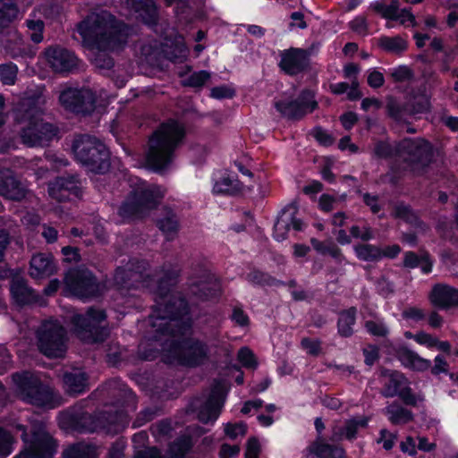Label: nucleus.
Instances as JSON below:
<instances>
[{"label": "nucleus", "mask_w": 458, "mask_h": 458, "mask_svg": "<svg viewBox=\"0 0 458 458\" xmlns=\"http://www.w3.org/2000/svg\"><path fill=\"white\" fill-rule=\"evenodd\" d=\"M175 278L159 280L154 290L156 305L149 316L150 340L157 343V351L165 352L168 362L176 360L180 364L197 367L205 363L211 356L216 344L207 343L194 337L177 341L176 336L186 335L191 327L188 306L180 293L172 289Z\"/></svg>", "instance_id": "f257e3e1"}, {"label": "nucleus", "mask_w": 458, "mask_h": 458, "mask_svg": "<svg viewBox=\"0 0 458 458\" xmlns=\"http://www.w3.org/2000/svg\"><path fill=\"white\" fill-rule=\"evenodd\" d=\"M130 29L106 10L89 13L78 25L83 46L88 49L115 50L126 44Z\"/></svg>", "instance_id": "f03ea898"}, {"label": "nucleus", "mask_w": 458, "mask_h": 458, "mask_svg": "<svg viewBox=\"0 0 458 458\" xmlns=\"http://www.w3.org/2000/svg\"><path fill=\"white\" fill-rule=\"evenodd\" d=\"M46 98H24L14 109V120L21 127L19 136L22 144L27 147H43L57 137L58 128L41 119L44 114Z\"/></svg>", "instance_id": "7ed1b4c3"}, {"label": "nucleus", "mask_w": 458, "mask_h": 458, "mask_svg": "<svg viewBox=\"0 0 458 458\" xmlns=\"http://www.w3.org/2000/svg\"><path fill=\"white\" fill-rule=\"evenodd\" d=\"M184 137V127L178 122L171 120L162 123L149 137L146 166L159 174H166L173 166L175 152Z\"/></svg>", "instance_id": "20e7f679"}, {"label": "nucleus", "mask_w": 458, "mask_h": 458, "mask_svg": "<svg viewBox=\"0 0 458 458\" xmlns=\"http://www.w3.org/2000/svg\"><path fill=\"white\" fill-rule=\"evenodd\" d=\"M12 377L18 396L26 403L44 409H54L61 404L60 394L30 372L15 373Z\"/></svg>", "instance_id": "39448f33"}, {"label": "nucleus", "mask_w": 458, "mask_h": 458, "mask_svg": "<svg viewBox=\"0 0 458 458\" xmlns=\"http://www.w3.org/2000/svg\"><path fill=\"white\" fill-rule=\"evenodd\" d=\"M75 159L89 171L104 174L110 167L109 152L99 140L83 134L74 138L72 145Z\"/></svg>", "instance_id": "423d86ee"}, {"label": "nucleus", "mask_w": 458, "mask_h": 458, "mask_svg": "<svg viewBox=\"0 0 458 458\" xmlns=\"http://www.w3.org/2000/svg\"><path fill=\"white\" fill-rule=\"evenodd\" d=\"M165 194V189L161 186L141 182L123 202L119 215L125 219L141 217L155 208Z\"/></svg>", "instance_id": "0eeeda50"}, {"label": "nucleus", "mask_w": 458, "mask_h": 458, "mask_svg": "<svg viewBox=\"0 0 458 458\" xmlns=\"http://www.w3.org/2000/svg\"><path fill=\"white\" fill-rule=\"evenodd\" d=\"M21 431V439L24 449L13 458H52L56 452V444L51 436L46 431L45 423L42 420H31V436L27 434L26 427L22 424L13 426Z\"/></svg>", "instance_id": "6e6552de"}, {"label": "nucleus", "mask_w": 458, "mask_h": 458, "mask_svg": "<svg viewBox=\"0 0 458 458\" xmlns=\"http://www.w3.org/2000/svg\"><path fill=\"white\" fill-rule=\"evenodd\" d=\"M38 347L45 356L60 358L67 350V332L56 320L45 321L37 332Z\"/></svg>", "instance_id": "1a4fd4ad"}, {"label": "nucleus", "mask_w": 458, "mask_h": 458, "mask_svg": "<svg viewBox=\"0 0 458 458\" xmlns=\"http://www.w3.org/2000/svg\"><path fill=\"white\" fill-rule=\"evenodd\" d=\"M106 317L102 310L89 309L86 315H74L72 322L81 340L86 343H98L103 342L108 335L107 329L100 325Z\"/></svg>", "instance_id": "9d476101"}, {"label": "nucleus", "mask_w": 458, "mask_h": 458, "mask_svg": "<svg viewBox=\"0 0 458 458\" xmlns=\"http://www.w3.org/2000/svg\"><path fill=\"white\" fill-rule=\"evenodd\" d=\"M145 261L133 260L125 267H118L114 276L115 284L121 288H149L154 281L147 273Z\"/></svg>", "instance_id": "9b49d317"}, {"label": "nucleus", "mask_w": 458, "mask_h": 458, "mask_svg": "<svg viewBox=\"0 0 458 458\" xmlns=\"http://www.w3.org/2000/svg\"><path fill=\"white\" fill-rule=\"evenodd\" d=\"M386 381L381 390V394L386 398L399 396L406 405L417 406L423 397L412 393L409 386L408 379L398 371H387L385 373Z\"/></svg>", "instance_id": "f8f14e48"}, {"label": "nucleus", "mask_w": 458, "mask_h": 458, "mask_svg": "<svg viewBox=\"0 0 458 458\" xmlns=\"http://www.w3.org/2000/svg\"><path fill=\"white\" fill-rule=\"evenodd\" d=\"M275 107L284 117L290 120H300L318 107L314 93L305 89L294 100L283 99L275 102Z\"/></svg>", "instance_id": "ddd939ff"}, {"label": "nucleus", "mask_w": 458, "mask_h": 458, "mask_svg": "<svg viewBox=\"0 0 458 458\" xmlns=\"http://www.w3.org/2000/svg\"><path fill=\"white\" fill-rule=\"evenodd\" d=\"M67 289L74 296L85 299L97 295L98 284L93 274L87 269H74L65 276Z\"/></svg>", "instance_id": "4468645a"}, {"label": "nucleus", "mask_w": 458, "mask_h": 458, "mask_svg": "<svg viewBox=\"0 0 458 458\" xmlns=\"http://www.w3.org/2000/svg\"><path fill=\"white\" fill-rule=\"evenodd\" d=\"M60 104L74 113L89 114L95 108L96 97L89 89H67L59 96Z\"/></svg>", "instance_id": "2eb2a0df"}, {"label": "nucleus", "mask_w": 458, "mask_h": 458, "mask_svg": "<svg viewBox=\"0 0 458 458\" xmlns=\"http://www.w3.org/2000/svg\"><path fill=\"white\" fill-rule=\"evenodd\" d=\"M398 157L409 162H428L432 154L430 144L423 139H404L396 143Z\"/></svg>", "instance_id": "dca6fc26"}, {"label": "nucleus", "mask_w": 458, "mask_h": 458, "mask_svg": "<svg viewBox=\"0 0 458 458\" xmlns=\"http://www.w3.org/2000/svg\"><path fill=\"white\" fill-rule=\"evenodd\" d=\"M226 396V388L221 383H216L209 397L198 411V419L203 423L216 420L222 410Z\"/></svg>", "instance_id": "f3484780"}, {"label": "nucleus", "mask_w": 458, "mask_h": 458, "mask_svg": "<svg viewBox=\"0 0 458 458\" xmlns=\"http://www.w3.org/2000/svg\"><path fill=\"white\" fill-rule=\"evenodd\" d=\"M45 56L49 66L56 72H71L78 65V58L75 55L59 46L47 48Z\"/></svg>", "instance_id": "a211bd4d"}, {"label": "nucleus", "mask_w": 458, "mask_h": 458, "mask_svg": "<svg viewBox=\"0 0 458 458\" xmlns=\"http://www.w3.org/2000/svg\"><path fill=\"white\" fill-rule=\"evenodd\" d=\"M428 301L442 310L458 309V288L446 284H436L428 293Z\"/></svg>", "instance_id": "6ab92c4d"}, {"label": "nucleus", "mask_w": 458, "mask_h": 458, "mask_svg": "<svg viewBox=\"0 0 458 458\" xmlns=\"http://www.w3.org/2000/svg\"><path fill=\"white\" fill-rule=\"evenodd\" d=\"M279 67L288 75H296L309 65L310 53L301 48L291 47L280 54Z\"/></svg>", "instance_id": "aec40b11"}, {"label": "nucleus", "mask_w": 458, "mask_h": 458, "mask_svg": "<svg viewBox=\"0 0 458 458\" xmlns=\"http://www.w3.org/2000/svg\"><path fill=\"white\" fill-rule=\"evenodd\" d=\"M296 212V207L293 205H289L282 210L274 225V237L276 241L285 240L291 227L298 232L303 230L304 225L295 217Z\"/></svg>", "instance_id": "412c9836"}, {"label": "nucleus", "mask_w": 458, "mask_h": 458, "mask_svg": "<svg viewBox=\"0 0 458 458\" xmlns=\"http://www.w3.org/2000/svg\"><path fill=\"white\" fill-rule=\"evenodd\" d=\"M345 451L339 445H331L322 436L310 442L303 450L302 458H345Z\"/></svg>", "instance_id": "4be33fe9"}, {"label": "nucleus", "mask_w": 458, "mask_h": 458, "mask_svg": "<svg viewBox=\"0 0 458 458\" xmlns=\"http://www.w3.org/2000/svg\"><path fill=\"white\" fill-rule=\"evenodd\" d=\"M27 190L18 180L13 171L0 169V195L12 200H21L26 197Z\"/></svg>", "instance_id": "5701e85b"}, {"label": "nucleus", "mask_w": 458, "mask_h": 458, "mask_svg": "<svg viewBox=\"0 0 458 458\" xmlns=\"http://www.w3.org/2000/svg\"><path fill=\"white\" fill-rule=\"evenodd\" d=\"M63 386L70 395H78L89 389L88 374L81 369L73 368L63 374Z\"/></svg>", "instance_id": "b1692460"}, {"label": "nucleus", "mask_w": 458, "mask_h": 458, "mask_svg": "<svg viewBox=\"0 0 458 458\" xmlns=\"http://www.w3.org/2000/svg\"><path fill=\"white\" fill-rule=\"evenodd\" d=\"M56 272L54 258L49 253H37L30 263V276L35 279L49 277Z\"/></svg>", "instance_id": "393cba45"}, {"label": "nucleus", "mask_w": 458, "mask_h": 458, "mask_svg": "<svg viewBox=\"0 0 458 458\" xmlns=\"http://www.w3.org/2000/svg\"><path fill=\"white\" fill-rule=\"evenodd\" d=\"M222 293L220 281L213 275L191 285V293L200 300H208L219 296Z\"/></svg>", "instance_id": "a878e982"}, {"label": "nucleus", "mask_w": 458, "mask_h": 458, "mask_svg": "<svg viewBox=\"0 0 458 458\" xmlns=\"http://www.w3.org/2000/svg\"><path fill=\"white\" fill-rule=\"evenodd\" d=\"M369 418L365 416L352 418L344 422V427L335 426L332 428L331 440L340 441L344 438L353 440L360 428H367Z\"/></svg>", "instance_id": "bb28decb"}, {"label": "nucleus", "mask_w": 458, "mask_h": 458, "mask_svg": "<svg viewBox=\"0 0 458 458\" xmlns=\"http://www.w3.org/2000/svg\"><path fill=\"white\" fill-rule=\"evenodd\" d=\"M125 3L146 24L157 23L158 12L155 0H126Z\"/></svg>", "instance_id": "cd10ccee"}, {"label": "nucleus", "mask_w": 458, "mask_h": 458, "mask_svg": "<svg viewBox=\"0 0 458 458\" xmlns=\"http://www.w3.org/2000/svg\"><path fill=\"white\" fill-rule=\"evenodd\" d=\"M428 103L426 100L420 102L412 107L410 105L403 106L393 97L386 98V110L388 114L396 121H401L406 114H414L421 113L427 109Z\"/></svg>", "instance_id": "c85d7f7f"}, {"label": "nucleus", "mask_w": 458, "mask_h": 458, "mask_svg": "<svg viewBox=\"0 0 458 458\" xmlns=\"http://www.w3.org/2000/svg\"><path fill=\"white\" fill-rule=\"evenodd\" d=\"M397 357L404 367L414 370L425 371L431 366L429 360L420 357L416 352L406 347L398 350Z\"/></svg>", "instance_id": "c756f323"}, {"label": "nucleus", "mask_w": 458, "mask_h": 458, "mask_svg": "<svg viewBox=\"0 0 458 458\" xmlns=\"http://www.w3.org/2000/svg\"><path fill=\"white\" fill-rule=\"evenodd\" d=\"M10 291L13 299L19 305L30 304L38 301L34 291L21 278H15L12 281Z\"/></svg>", "instance_id": "7c9ffc66"}, {"label": "nucleus", "mask_w": 458, "mask_h": 458, "mask_svg": "<svg viewBox=\"0 0 458 458\" xmlns=\"http://www.w3.org/2000/svg\"><path fill=\"white\" fill-rule=\"evenodd\" d=\"M383 413L393 425H404L414 420L412 411L403 407L398 402H392L387 404L384 408Z\"/></svg>", "instance_id": "2f4dec72"}, {"label": "nucleus", "mask_w": 458, "mask_h": 458, "mask_svg": "<svg viewBox=\"0 0 458 458\" xmlns=\"http://www.w3.org/2000/svg\"><path fill=\"white\" fill-rule=\"evenodd\" d=\"M403 265L410 269L420 266L424 274H428L432 270L433 262L427 252H423L419 256L413 251H406L403 256Z\"/></svg>", "instance_id": "473e14b6"}, {"label": "nucleus", "mask_w": 458, "mask_h": 458, "mask_svg": "<svg viewBox=\"0 0 458 458\" xmlns=\"http://www.w3.org/2000/svg\"><path fill=\"white\" fill-rule=\"evenodd\" d=\"M242 188V185L236 175L225 174L219 180L216 181L213 191L218 194H235L241 191Z\"/></svg>", "instance_id": "72a5a7b5"}, {"label": "nucleus", "mask_w": 458, "mask_h": 458, "mask_svg": "<svg viewBox=\"0 0 458 458\" xmlns=\"http://www.w3.org/2000/svg\"><path fill=\"white\" fill-rule=\"evenodd\" d=\"M357 310L351 307L339 314L337 322L338 334L343 337H350L353 334V326L356 321Z\"/></svg>", "instance_id": "f704fd0d"}, {"label": "nucleus", "mask_w": 458, "mask_h": 458, "mask_svg": "<svg viewBox=\"0 0 458 458\" xmlns=\"http://www.w3.org/2000/svg\"><path fill=\"white\" fill-rule=\"evenodd\" d=\"M63 458H97V451L91 445L79 443L66 448Z\"/></svg>", "instance_id": "c9c22d12"}, {"label": "nucleus", "mask_w": 458, "mask_h": 458, "mask_svg": "<svg viewBox=\"0 0 458 458\" xmlns=\"http://www.w3.org/2000/svg\"><path fill=\"white\" fill-rule=\"evenodd\" d=\"M19 14L18 7L10 0H0V30L8 27Z\"/></svg>", "instance_id": "e433bc0d"}, {"label": "nucleus", "mask_w": 458, "mask_h": 458, "mask_svg": "<svg viewBox=\"0 0 458 458\" xmlns=\"http://www.w3.org/2000/svg\"><path fill=\"white\" fill-rule=\"evenodd\" d=\"M378 45L385 51L400 55L407 49V41L401 36L382 37L378 40Z\"/></svg>", "instance_id": "4c0bfd02"}, {"label": "nucleus", "mask_w": 458, "mask_h": 458, "mask_svg": "<svg viewBox=\"0 0 458 458\" xmlns=\"http://www.w3.org/2000/svg\"><path fill=\"white\" fill-rule=\"evenodd\" d=\"M354 252L357 258L367 262H374L380 260V247L363 243L354 246Z\"/></svg>", "instance_id": "58836bf2"}, {"label": "nucleus", "mask_w": 458, "mask_h": 458, "mask_svg": "<svg viewBox=\"0 0 458 458\" xmlns=\"http://www.w3.org/2000/svg\"><path fill=\"white\" fill-rule=\"evenodd\" d=\"M310 243L313 249L322 255L328 254L338 261L344 259L341 250L333 242H320L311 238Z\"/></svg>", "instance_id": "ea45409f"}, {"label": "nucleus", "mask_w": 458, "mask_h": 458, "mask_svg": "<svg viewBox=\"0 0 458 458\" xmlns=\"http://www.w3.org/2000/svg\"><path fill=\"white\" fill-rule=\"evenodd\" d=\"M157 226L165 235L167 240H173L179 228L176 216L174 213L169 212L165 217L157 221Z\"/></svg>", "instance_id": "a19ab883"}, {"label": "nucleus", "mask_w": 458, "mask_h": 458, "mask_svg": "<svg viewBox=\"0 0 458 458\" xmlns=\"http://www.w3.org/2000/svg\"><path fill=\"white\" fill-rule=\"evenodd\" d=\"M192 447V441L189 436H182L175 439L169 446V453L174 458L183 457Z\"/></svg>", "instance_id": "79ce46f5"}, {"label": "nucleus", "mask_w": 458, "mask_h": 458, "mask_svg": "<svg viewBox=\"0 0 458 458\" xmlns=\"http://www.w3.org/2000/svg\"><path fill=\"white\" fill-rule=\"evenodd\" d=\"M91 54V61L94 65L101 70H109L113 67L114 62L113 59L107 55L106 52L109 50H100V49H89Z\"/></svg>", "instance_id": "37998d69"}, {"label": "nucleus", "mask_w": 458, "mask_h": 458, "mask_svg": "<svg viewBox=\"0 0 458 458\" xmlns=\"http://www.w3.org/2000/svg\"><path fill=\"white\" fill-rule=\"evenodd\" d=\"M48 194L52 199L60 202L71 199L69 192L64 187V182L58 178L48 184Z\"/></svg>", "instance_id": "c03bdc74"}, {"label": "nucleus", "mask_w": 458, "mask_h": 458, "mask_svg": "<svg viewBox=\"0 0 458 458\" xmlns=\"http://www.w3.org/2000/svg\"><path fill=\"white\" fill-rule=\"evenodd\" d=\"M48 194L52 199L60 202L71 199L69 192L64 187V182L58 178L48 184Z\"/></svg>", "instance_id": "a18cd8bd"}, {"label": "nucleus", "mask_w": 458, "mask_h": 458, "mask_svg": "<svg viewBox=\"0 0 458 458\" xmlns=\"http://www.w3.org/2000/svg\"><path fill=\"white\" fill-rule=\"evenodd\" d=\"M399 2L393 0L390 4L383 2H376L373 4L374 10L386 19L394 20L398 17Z\"/></svg>", "instance_id": "49530a36"}, {"label": "nucleus", "mask_w": 458, "mask_h": 458, "mask_svg": "<svg viewBox=\"0 0 458 458\" xmlns=\"http://www.w3.org/2000/svg\"><path fill=\"white\" fill-rule=\"evenodd\" d=\"M15 441L9 431L0 427V458H6L13 451Z\"/></svg>", "instance_id": "de8ad7c7"}, {"label": "nucleus", "mask_w": 458, "mask_h": 458, "mask_svg": "<svg viewBox=\"0 0 458 458\" xmlns=\"http://www.w3.org/2000/svg\"><path fill=\"white\" fill-rule=\"evenodd\" d=\"M247 280L257 285L267 286L275 285L278 283L274 277L262 271L254 270L247 275Z\"/></svg>", "instance_id": "09e8293b"}, {"label": "nucleus", "mask_w": 458, "mask_h": 458, "mask_svg": "<svg viewBox=\"0 0 458 458\" xmlns=\"http://www.w3.org/2000/svg\"><path fill=\"white\" fill-rule=\"evenodd\" d=\"M26 25L30 31V38L34 43H40L43 40L44 22L40 19H28Z\"/></svg>", "instance_id": "8fccbe9b"}, {"label": "nucleus", "mask_w": 458, "mask_h": 458, "mask_svg": "<svg viewBox=\"0 0 458 458\" xmlns=\"http://www.w3.org/2000/svg\"><path fill=\"white\" fill-rule=\"evenodd\" d=\"M7 120V115L2 112H0V151L1 152H7L11 149H15L17 148L16 146V140L13 137H5L2 136V133L4 132V125L5 124Z\"/></svg>", "instance_id": "3c124183"}, {"label": "nucleus", "mask_w": 458, "mask_h": 458, "mask_svg": "<svg viewBox=\"0 0 458 458\" xmlns=\"http://www.w3.org/2000/svg\"><path fill=\"white\" fill-rule=\"evenodd\" d=\"M18 68L10 63L0 65V80L5 85H13L17 78Z\"/></svg>", "instance_id": "603ef678"}, {"label": "nucleus", "mask_w": 458, "mask_h": 458, "mask_svg": "<svg viewBox=\"0 0 458 458\" xmlns=\"http://www.w3.org/2000/svg\"><path fill=\"white\" fill-rule=\"evenodd\" d=\"M237 357L242 365L247 369H255L258 366V361L253 352L248 347L241 348Z\"/></svg>", "instance_id": "864d4df0"}, {"label": "nucleus", "mask_w": 458, "mask_h": 458, "mask_svg": "<svg viewBox=\"0 0 458 458\" xmlns=\"http://www.w3.org/2000/svg\"><path fill=\"white\" fill-rule=\"evenodd\" d=\"M364 327L368 333L374 336L384 337L388 334V328L381 319L367 320Z\"/></svg>", "instance_id": "5fc2aeb1"}, {"label": "nucleus", "mask_w": 458, "mask_h": 458, "mask_svg": "<svg viewBox=\"0 0 458 458\" xmlns=\"http://www.w3.org/2000/svg\"><path fill=\"white\" fill-rule=\"evenodd\" d=\"M58 179L62 180V182H64V187L66 188L71 197H80L81 193V185L78 176L68 175L59 177Z\"/></svg>", "instance_id": "6e6d98bb"}, {"label": "nucleus", "mask_w": 458, "mask_h": 458, "mask_svg": "<svg viewBox=\"0 0 458 458\" xmlns=\"http://www.w3.org/2000/svg\"><path fill=\"white\" fill-rule=\"evenodd\" d=\"M395 146H396V143L392 145V144H390L388 142H385V141L377 142L374 148L375 155L381 158L398 157V154L396 153V151L394 149Z\"/></svg>", "instance_id": "4d7b16f0"}, {"label": "nucleus", "mask_w": 458, "mask_h": 458, "mask_svg": "<svg viewBox=\"0 0 458 458\" xmlns=\"http://www.w3.org/2000/svg\"><path fill=\"white\" fill-rule=\"evenodd\" d=\"M210 79V73L207 71H199L191 74L184 84L193 88L202 87Z\"/></svg>", "instance_id": "13d9d810"}, {"label": "nucleus", "mask_w": 458, "mask_h": 458, "mask_svg": "<svg viewBox=\"0 0 458 458\" xmlns=\"http://www.w3.org/2000/svg\"><path fill=\"white\" fill-rule=\"evenodd\" d=\"M402 318L405 320L420 322L426 318V312L417 306H409L403 310Z\"/></svg>", "instance_id": "bf43d9fd"}, {"label": "nucleus", "mask_w": 458, "mask_h": 458, "mask_svg": "<svg viewBox=\"0 0 458 458\" xmlns=\"http://www.w3.org/2000/svg\"><path fill=\"white\" fill-rule=\"evenodd\" d=\"M391 76L394 81L405 82L413 79V72L408 66L401 65L393 70Z\"/></svg>", "instance_id": "052dcab7"}, {"label": "nucleus", "mask_w": 458, "mask_h": 458, "mask_svg": "<svg viewBox=\"0 0 458 458\" xmlns=\"http://www.w3.org/2000/svg\"><path fill=\"white\" fill-rule=\"evenodd\" d=\"M187 54V48L184 44L183 38L179 36L175 38V47L174 51H165V55L168 59L177 60L179 58L185 57Z\"/></svg>", "instance_id": "680f3d73"}, {"label": "nucleus", "mask_w": 458, "mask_h": 458, "mask_svg": "<svg viewBox=\"0 0 458 458\" xmlns=\"http://www.w3.org/2000/svg\"><path fill=\"white\" fill-rule=\"evenodd\" d=\"M393 216L406 221H412L415 217L411 208L403 203H396L394 206Z\"/></svg>", "instance_id": "e2e57ef3"}, {"label": "nucleus", "mask_w": 458, "mask_h": 458, "mask_svg": "<svg viewBox=\"0 0 458 458\" xmlns=\"http://www.w3.org/2000/svg\"><path fill=\"white\" fill-rule=\"evenodd\" d=\"M110 426L114 427V431L118 432L129 423L128 415L123 411H117L114 416L108 419Z\"/></svg>", "instance_id": "0e129e2a"}, {"label": "nucleus", "mask_w": 458, "mask_h": 458, "mask_svg": "<svg viewBox=\"0 0 458 458\" xmlns=\"http://www.w3.org/2000/svg\"><path fill=\"white\" fill-rule=\"evenodd\" d=\"M350 233L353 238L360 239L364 242L369 241L374 238L373 231L370 227L363 226L360 228L358 225H353L350 229Z\"/></svg>", "instance_id": "69168bd1"}, {"label": "nucleus", "mask_w": 458, "mask_h": 458, "mask_svg": "<svg viewBox=\"0 0 458 458\" xmlns=\"http://www.w3.org/2000/svg\"><path fill=\"white\" fill-rule=\"evenodd\" d=\"M247 431V427L244 423L226 424L225 428V435L231 439H235L239 436H244Z\"/></svg>", "instance_id": "338daca9"}, {"label": "nucleus", "mask_w": 458, "mask_h": 458, "mask_svg": "<svg viewBox=\"0 0 458 458\" xmlns=\"http://www.w3.org/2000/svg\"><path fill=\"white\" fill-rule=\"evenodd\" d=\"M412 339L420 345L428 348H433L436 345L437 337L424 331L416 333Z\"/></svg>", "instance_id": "774afa93"}]
</instances>
